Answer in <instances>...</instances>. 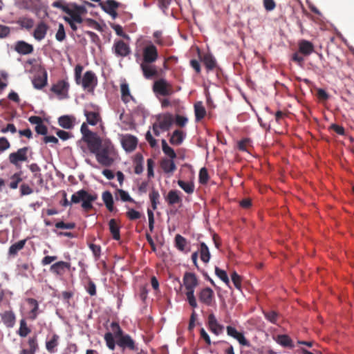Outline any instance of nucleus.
I'll list each match as a JSON object with an SVG mask.
<instances>
[{"label": "nucleus", "mask_w": 354, "mask_h": 354, "mask_svg": "<svg viewBox=\"0 0 354 354\" xmlns=\"http://www.w3.org/2000/svg\"><path fill=\"white\" fill-rule=\"evenodd\" d=\"M93 153L95 154L98 163L102 166L109 167L114 162L115 148L109 140H103L102 145Z\"/></svg>", "instance_id": "f257e3e1"}, {"label": "nucleus", "mask_w": 354, "mask_h": 354, "mask_svg": "<svg viewBox=\"0 0 354 354\" xmlns=\"http://www.w3.org/2000/svg\"><path fill=\"white\" fill-rule=\"evenodd\" d=\"M184 286L187 290L186 296L189 304L194 308L198 306L194 296L195 288L198 286V280L196 275L191 272H186L183 277Z\"/></svg>", "instance_id": "f03ea898"}, {"label": "nucleus", "mask_w": 354, "mask_h": 354, "mask_svg": "<svg viewBox=\"0 0 354 354\" xmlns=\"http://www.w3.org/2000/svg\"><path fill=\"white\" fill-rule=\"evenodd\" d=\"M97 198L96 194H90L85 189H80L74 193L71 196L72 204H77L82 202V207L84 210H89L93 208L92 203Z\"/></svg>", "instance_id": "7ed1b4c3"}, {"label": "nucleus", "mask_w": 354, "mask_h": 354, "mask_svg": "<svg viewBox=\"0 0 354 354\" xmlns=\"http://www.w3.org/2000/svg\"><path fill=\"white\" fill-rule=\"evenodd\" d=\"M137 62L141 59L142 62H155L158 58V53L156 46L149 42L147 44L142 48V59L138 53H136Z\"/></svg>", "instance_id": "20e7f679"}, {"label": "nucleus", "mask_w": 354, "mask_h": 354, "mask_svg": "<svg viewBox=\"0 0 354 354\" xmlns=\"http://www.w3.org/2000/svg\"><path fill=\"white\" fill-rule=\"evenodd\" d=\"M82 142L86 143L88 149L91 153L95 152V150L103 143V140H101L100 136L96 133H94L93 134L88 136H85L84 138H82L77 142V145L80 147L83 152H86V148L83 146H81V143Z\"/></svg>", "instance_id": "39448f33"}, {"label": "nucleus", "mask_w": 354, "mask_h": 354, "mask_svg": "<svg viewBox=\"0 0 354 354\" xmlns=\"http://www.w3.org/2000/svg\"><path fill=\"white\" fill-rule=\"evenodd\" d=\"M153 90L157 95L167 96L174 93L171 84L163 78H160L153 83Z\"/></svg>", "instance_id": "423d86ee"}, {"label": "nucleus", "mask_w": 354, "mask_h": 354, "mask_svg": "<svg viewBox=\"0 0 354 354\" xmlns=\"http://www.w3.org/2000/svg\"><path fill=\"white\" fill-rule=\"evenodd\" d=\"M28 149L29 148L28 147H24L19 149L16 152L10 153L8 157L10 162L17 168H20V162L28 161L27 152Z\"/></svg>", "instance_id": "0eeeda50"}, {"label": "nucleus", "mask_w": 354, "mask_h": 354, "mask_svg": "<svg viewBox=\"0 0 354 354\" xmlns=\"http://www.w3.org/2000/svg\"><path fill=\"white\" fill-rule=\"evenodd\" d=\"M97 84V77L91 71H86L80 81V84L83 88L88 91H93Z\"/></svg>", "instance_id": "6e6552de"}, {"label": "nucleus", "mask_w": 354, "mask_h": 354, "mask_svg": "<svg viewBox=\"0 0 354 354\" xmlns=\"http://www.w3.org/2000/svg\"><path fill=\"white\" fill-rule=\"evenodd\" d=\"M112 52L116 57H125L131 53V48L129 44L122 40H115Z\"/></svg>", "instance_id": "1a4fd4ad"}, {"label": "nucleus", "mask_w": 354, "mask_h": 354, "mask_svg": "<svg viewBox=\"0 0 354 354\" xmlns=\"http://www.w3.org/2000/svg\"><path fill=\"white\" fill-rule=\"evenodd\" d=\"M52 7L62 10L64 12L68 15L67 16L68 18H70L76 24H82L83 22V18L82 17V15L73 12L69 9L68 5L63 4V3L60 1H55L52 3Z\"/></svg>", "instance_id": "9d476101"}, {"label": "nucleus", "mask_w": 354, "mask_h": 354, "mask_svg": "<svg viewBox=\"0 0 354 354\" xmlns=\"http://www.w3.org/2000/svg\"><path fill=\"white\" fill-rule=\"evenodd\" d=\"M58 124L65 129H73L79 122L73 115H64L58 118Z\"/></svg>", "instance_id": "9b49d317"}, {"label": "nucleus", "mask_w": 354, "mask_h": 354, "mask_svg": "<svg viewBox=\"0 0 354 354\" xmlns=\"http://www.w3.org/2000/svg\"><path fill=\"white\" fill-rule=\"evenodd\" d=\"M117 344L122 349L129 348V350L135 351L138 350V347L136 346L134 340L127 334L119 337L117 341Z\"/></svg>", "instance_id": "f8f14e48"}, {"label": "nucleus", "mask_w": 354, "mask_h": 354, "mask_svg": "<svg viewBox=\"0 0 354 354\" xmlns=\"http://www.w3.org/2000/svg\"><path fill=\"white\" fill-rule=\"evenodd\" d=\"M121 144L123 149L127 152L133 151L137 147L138 139L136 136L126 134L121 139Z\"/></svg>", "instance_id": "ddd939ff"}, {"label": "nucleus", "mask_w": 354, "mask_h": 354, "mask_svg": "<svg viewBox=\"0 0 354 354\" xmlns=\"http://www.w3.org/2000/svg\"><path fill=\"white\" fill-rule=\"evenodd\" d=\"M207 324L209 330L214 335H219L223 332L224 326L218 322L213 313L209 315Z\"/></svg>", "instance_id": "4468645a"}, {"label": "nucleus", "mask_w": 354, "mask_h": 354, "mask_svg": "<svg viewBox=\"0 0 354 354\" xmlns=\"http://www.w3.org/2000/svg\"><path fill=\"white\" fill-rule=\"evenodd\" d=\"M48 30V26L44 21H40L37 24L32 36L35 40L40 41L46 37Z\"/></svg>", "instance_id": "2eb2a0df"}, {"label": "nucleus", "mask_w": 354, "mask_h": 354, "mask_svg": "<svg viewBox=\"0 0 354 354\" xmlns=\"http://www.w3.org/2000/svg\"><path fill=\"white\" fill-rule=\"evenodd\" d=\"M154 62H140V68L142 71L143 75L146 79H151L155 76L157 73V68L153 64Z\"/></svg>", "instance_id": "dca6fc26"}, {"label": "nucleus", "mask_w": 354, "mask_h": 354, "mask_svg": "<svg viewBox=\"0 0 354 354\" xmlns=\"http://www.w3.org/2000/svg\"><path fill=\"white\" fill-rule=\"evenodd\" d=\"M173 122L174 120L172 115L170 113H166L158 118L157 124L160 127V130L162 131H167L171 128Z\"/></svg>", "instance_id": "f3484780"}, {"label": "nucleus", "mask_w": 354, "mask_h": 354, "mask_svg": "<svg viewBox=\"0 0 354 354\" xmlns=\"http://www.w3.org/2000/svg\"><path fill=\"white\" fill-rule=\"evenodd\" d=\"M71 268L70 263L60 261L53 263L50 268V271L56 275L61 276L64 274L66 270H71Z\"/></svg>", "instance_id": "a211bd4d"}, {"label": "nucleus", "mask_w": 354, "mask_h": 354, "mask_svg": "<svg viewBox=\"0 0 354 354\" xmlns=\"http://www.w3.org/2000/svg\"><path fill=\"white\" fill-rule=\"evenodd\" d=\"M198 298L201 302L210 306L214 298V291L210 288H203L198 294Z\"/></svg>", "instance_id": "6ab92c4d"}, {"label": "nucleus", "mask_w": 354, "mask_h": 354, "mask_svg": "<svg viewBox=\"0 0 354 354\" xmlns=\"http://www.w3.org/2000/svg\"><path fill=\"white\" fill-rule=\"evenodd\" d=\"M227 333L229 336L236 339L239 343L243 346H248L249 342L244 337L243 334L239 333L234 327L228 326L226 328Z\"/></svg>", "instance_id": "aec40b11"}, {"label": "nucleus", "mask_w": 354, "mask_h": 354, "mask_svg": "<svg viewBox=\"0 0 354 354\" xmlns=\"http://www.w3.org/2000/svg\"><path fill=\"white\" fill-rule=\"evenodd\" d=\"M2 322L7 328H12L15 324L16 317L12 310H6L0 313Z\"/></svg>", "instance_id": "412c9836"}, {"label": "nucleus", "mask_w": 354, "mask_h": 354, "mask_svg": "<svg viewBox=\"0 0 354 354\" xmlns=\"http://www.w3.org/2000/svg\"><path fill=\"white\" fill-rule=\"evenodd\" d=\"M15 50L20 55H28L33 52L34 48L32 45L21 40L16 42Z\"/></svg>", "instance_id": "4be33fe9"}, {"label": "nucleus", "mask_w": 354, "mask_h": 354, "mask_svg": "<svg viewBox=\"0 0 354 354\" xmlns=\"http://www.w3.org/2000/svg\"><path fill=\"white\" fill-rule=\"evenodd\" d=\"M68 87L69 85L68 82L64 80H61L52 86L51 91L61 97H63L66 95Z\"/></svg>", "instance_id": "5701e85b"}, {"label": "nucleus", "mask_w": 354, "mask_h": 354, "mask_svg": "<svg viewBox=\"0 0 354 354\" xmlns=\"http://www.w3.org/2000/svg\"><path fill=\"white\" fill-rule=\"evenodd\" d=\"M119 6V3L115 0H107L105 5L102 6V10L115 19L118 14L115 9Z\"/></svg>", "instance_id": "b1692460"}, {"label": "nucleus", "mask_w": 354, "mask_h": 354, "mask_svg": "<svg viewBox=\"0 0 354 354\" xmlns=\"http://www.w3.org/2000/svg\"><path fill=\"white\" fill-rule=\"evenodd\" d=\"M32 82L36 89H41L47 84V72L44 70L41 74L37 75Z\"/></svg>", "instance_id": "393cba45"}, {"label": "nucleus", "mask_w": 354, "mask_h": 354, "mask_svg": "<svg viewBox=\"0 0 354 354\" xmlns=\"http://www.w3.org/2000/svg\"><path fill=\"white\" fill-rule=\"evenodd\" d=\"M299 51L304 55L308 56L314 51V46L310 41L303 39L299 43Z\"/></svg>", "instance_id": "a878e982"}, {"label": "nucleus", "mask_w": 354, "mask_h": 354, "mask_svg": "<svg viewBox=\"0 0 354 354\" xmlns=\"http://www.w3.org/2000/svg\"><path fill=\"white\" fill-rule=\"evenodd\" d=\"M160 167L166 174H172L176 169L174 160L167 158L162 159Z\"/></svg>", "instance_id": "bb28decb"}, {"label": "nucleus", "mask_w": 354, "mask_h": 354, "mask_svg": "<svg viewBox=\"0 0 354 354\" xmlns=\"http://www.w3.org/2000/svg\"><path fill=\"white\" fill-rule=\"evenodd\" d=\"M180 192L178 190H171L169 192L165 200L169 205H174L175 204L181 202V198L180 196Z\"/></svg>", "instance_id": "cd10ccee"}, {"label": "nucleus", "mask_w": 354, "mask_h": 354, "mask_svg": "<svg viewBox=\"0 0 354 354\" xmlns=\"http://www.w3.org/2000/svg\"><path fill=\"white\" fill-rule=\"evenodd\" d=\"M84 115L86 118V121L90 125H96L100 120V115L99 113L95 111H84Z\"/></svg>", "instance_id": "c85d7f7f"}, {"label": "nucleus", "mask_w": 354, "mask_h": 354, "mask_svg": "<svg viewBox=\"0 0 354 354\" xmlns=\"http://www.w3.org/2000/svg\"><path fill=\"white\" fill-rule=\"evenodd\" d=\"M185 135L183 133V131L179 130H175L169 140L171 144L174 145H180L184 140Z\"/></svg>", "instance_id": "c756f323"}, {"label": "nucleus", "mask_w": 354, "mask_h": 354, "mask_svg": "<svg viewBox=\"0 0 354 354\" xmlns=\"http://www.w3.org/2000/svg\"><path fill=\"white\" fill-rule=\"evenodd\" d=\"M194 113H195L196 121H200L205 117V115L206 114V111H205V107L203 105L202 102H197L194 104Z\"/></svg>", "instance_id": "7c9ffc66"}, {"label": "nucleus", "mask_w": 354, "mask_h": 354, "mask_svg": "<svg viewBox=\"0 0 354 354\" xmlns=\"http://www.w3.org/2000/svg\"><path fill=\"white\" fill-rule=\"evenodd\" d=\"M135 167H134V172L136 174H140L143 172L144 170V158L142 154L137 153L135 156L134 160Z\"/></svg>", "instance_id": "2f4dec72"}, {"label": "nucleus", "mask_w": 354, "mask_h": 354, "mask_svg": "<svg viewBox=\"0 0 354 354\" xmlns=\"http://www.w3.org/2000/svg\"><path fill=\"white\" fill-rule=\"evenodd\" d=\"M27 301L28 304L31 305L32 306L30 312V318L32 320H35L37 315H39V304L37 301L33 298H28L27 299Z\"/></svg>", "instance_id": "473e14b6"}, {"label": "nucleus", "mask_w": 354, "mask_h": 354, "mask_svg": "<svg viewBox=\"0 0 354 354\" xmlns=\"http://www.w3.org/2000/svg\"><path fill=\"white\" fill-rule=\"evenodd\" d=\"M17 23L21 28L30 30L34 26L35 21L32 18L23 17H20Z\"/></svg>", "instance_id": "72a5a7b5"}, {"label": "nucleus", "mask_w": 354, "mask_h": 354, "mask_svg": "<svg viewBox=\"0 0 354 354\" xmlns=\"http://www.w3.org/2000/svg\"><path fill=\"white\" fill-rule=\"evenodd\" d=\"M102 200L106 207V208L110 211L113 212V198L111 193L109 191H105L102 193Z\"/></svg>", "instance_id": "f704fd0d"}, {"label": "nucleus", "mask_w": 354, "mask_h": 354, "mask_svg": "<svg viewBox=\"0 0 354 354\" xmlns=\"http://www.w3.org/2000/svg\"><path fill=\"white\" fill-rule=\"evenodd\" d=\"M109 227L113 239L119 240L120 239V227L115 219L112 218L109 221Z\"/></svg>", "instance_id": "c9c22d12"}, {"label": "nucleus", "mask_w": 354, "mask_h": 354, "mask_svg": "<svg viewBox=\"0 0 354 354\" xmlns=\"http://www.w3.org/2000/svg\"><path fill=\"white\" fill-rule=\"evenodd\" d=\"M69 6V9L74 13L83 15L87 13V9L85 6H80L75 3H63Z\"/></svg>", "instance_id": "e433bc0d"}, {"label": "nucleus", "mask_w": 354, "mask_h": 354, "mask_svg": "<svg viewBox=\"0 0 354 354\" xmlns=\"http://www.w3.org/2000/svg\"><path fill=\"white\" fill-rule=\"evenodd\" d=\"M26 239L20 240L19 241L12 244L8 250V254L10 256H15L18 252L22 250L26 244Z\"/></svg>", "instance_id": "4c0bfd02"}, {"label": "nucleus", "mask_w": 354, "mask_h": 354, "mask_svg": "<svg viewBox=\"0 0 354 354\" xmlns=\"http://www.w3.org/2000/svg\"><path fill=\"white\" fill-rule=\"evenodd\" d=\"M120 91L122 100L124 102L127 103L133 97L131 95L129 84L126 82L122 83L120 86Z\"/></svg>", "instance_id": "58836bf2"}, {"label": "nucleus", "mask_w": 354, "mask_h": 354, "mask_svg": "<svg viewBox=\"0 0 354 354\" xmlns=\"http://www.w3.org/2000/svg\"><path fill=\"white\" fill-rule=\"evenodd\" d=\"M200 245L201 259L204 263H208L211 257L209 248L204 242L201 243Z\"/></svg>", "instance_id": "ea45409f"}, {"label": "nucleus", "mask_w": 354, "mask_h": 354, "mask_svg": "<svg viewBox=\"0 0 354 354\" xmlns=\"http://www.w3.org/2000/svg\"><path fill=\"white\" fill-rule=\"evenodd\" d=\"M203 62L207 70H212L216 66V59L212 54L204 55Z\"/></svg>", "instance_id": "a19ab883"}, {"label": "nucleus", "mask_w": 354, "mask_h": 354, "mask_svg": "<svg viewBox=\"0 0 354 354\" xmlns=\"http://www.w3.org/2000/svg\"><path fill=\"white\" fill-rule=\"evenodd\" d=\"M59 336L54 334L52 338L46 342V348L50 353H55V348L58 345Z\"/></svg>", "instance_id": "79ce46f5"}, {"label": "nucleus", "mask_w": 354, "mask_h": 354, "mask_svg": "<svg viewBox=\"0 0 354 354\" xmlns=\"http://www.w3.org/2000/svg\"><path fill=\"white\" fill-rule=\"evenodd\" d=\"M160 194L158 191L152 188L150 194H149V199L151 203V207L153 210H156L157 209L158 204L159 203Z\"/></svg>", "instance_id": "37998d69"}, {"label": "nucleus", "mask_w": 354, "mask_h": 354, "mask_svg": "<svg viewBox=\"0 0 354 354\" xmlns=\"http://www.w3.org/2000/svg\"><path fill=\"white\" fill-rule=\"evenodd\" d=\"M21 174L22 172L19 171L11 176L10 179L12 181L9 185L10 189H16L18 187L19 183L22 181Z\"/></svg>", "instance_id": "c03bdc74"}, {"label": "nucleus", "mask_w": 354, "mask_h": 354, "mask_svg": "<svg viewBox=\"0 0 354 354\" xmlns=\"http://www.w3.org/2000/svg\"><path fill=\"white\" fill-rule=\"evenodd\" d=\"M178 185L187 194H192L194 191V185L192 182H185L182 180H178Z\"/></svg>", "instance_id": "a18cd8bd"}, {"label": "nucleus", "mask_w": 354, "mask_h": 354, "mask_svg": "<svg viewBox=\"0 0 354 354\" xmlns=\"http://www.w3.org/2000/svg\"><path fill=\"white\" fill-rule=\"evenodd\" d=\"M187 245V240L180 234H176L175 236V246L176 248L183 252L185 250Z\"/></svg>", "instance_id": "49530a36"}, {"label": "nucleus", "mask_w": 354, "mask_h": 354, "mask_svg": "<svg viewBox=\"0 0 354 354\" xmlns=\"http://www.w3.org/2000/svg\"><path fill=\"white\" fill-rule=\"evenodd\" d=\"M277 342L286 347H292L291 339L286 335H279L277 337Z\"/></svg>", "instance_id": "de8ad7c7"}, {"label": "nucleus", "mask_w": 354, "mask_h": 354, "mask_svg": "<svg viewBox=\"0 0 354 354\" xmlns=\"http://www.w3.org/2000/svg\"><path fill=\"white\" fill-rule=\"evenodd\" d=\"M215 274L227 286H230L229 277L227 274V272L224 270H221L218 267H215Z\"/></svg>", "instance_id": "09e8293b"}, {"label": "nucleus", "mask_w": 354, "mask_h": 354, "mask_svg": "<svg viewBox=\"0 0 354 354\" xmlns=\"http://www.w3.org/2000/svg\"><path fill=\"white\" fill-rule=\"evenodd\" d=\"M30 332V328L27 326L26 322L24 319H21L20 321V326L18 331V334L20 337H26Z\"/></svg>", "instance_id": "8fccbe9b"}, {"label": "nucleus", "mask_w": 354, "mask_h": 354, "mask_svg": "<svg viewBox=\"0 0 354 354\" xmlns=\"http://www.w3.org/2000/svg\"><path fill=\"white\" fill-rule=\"evenodd\" d=\"M116 198H120L123 202H134V200L130 196L129 193L123 189H118L116 193Z\"/></svg>", "instance_id": "3c124183"}, {"label": "nucleus", "mask_w": 354, "mask_h": 354, "mask_svg": "<svg viewBox=\"0 0 354 354\" xmlns=\"http://www.w3.org/2000/svg\"><path fill=\"white\" fill-rule=\"evenodd\" d=\"M104 340L107 347L110 350L113 351L115 348V342L113 334L110 332L106 333L104 335Z\"/></svg>", "instance_id": "603ef678"}, {"label": "nucleus", "mask_w": 354, "mask_h": 354, "mask_svg": "<svg viewBox=\"0 0 354 354\" xmlns=\"http://www.w3.org/2000/svg\"><path fill=\"white\" fill-rule=\"evenodd\" d=\"M55 38L58 41H63L66 39L64 26L61 23L58 25V30L55 34Z\"/></svg>", "instance_id": "864d4df0"}, {"label": "nucleus", "mask_w": 354, "mask_h": 354, "mask_svg": "<svg viewBox=\"0 0 354 354\" xmlns=\"http://www.w3.org/2000/svg\"><path fill=\"white\" fill-rule=\"evenodd\" d=\"M266 319H268L269 322H270L272 324H276L278 314L274 311H268L263 313Z\"/></svg>", "instance_id": "5fc2aeb1"}, {"label": "nucleus", "mask_w": 354, "mask_h": 354, "mask_svg": "<svg viewBox=\"0 0 354 354\" xmlns=\"http://www.w3.org/2000/svg\"><path fill=\"white\" fill-rule=\"evenodd\" d=\"M111 27L112 29H113L115 30V33L118 35L121 36L126 39L129 38V37L124 32L122 27L120 25L113 24H111Z\"/></svg>", "instance_id": "6e6d98bb"}, {"label": "nucleus", "mask_w": 354, "mask_h": 354, "mask_svg": "<svg viewBox=\"0 0 354 354\" xmlns=\"http://www.w3.org/2000/svg\"><path fill=\"white\" fill-rule=\"evenodd\" d=\"M83 66L78 64L75 67V80L77 84H80Z\"/></svg>", "instance_id": "4d7b16f0"}, {"label": "nucleus", "mask_w": 354, "mask_h": 354, "mask_svg": "<svg viewBox=\"0 0 354 354\" xmlns=\"http://www.w3.org/2000/svg\"><path fill=\"white\" fill-rule=\"evenodd\" d=\"M155 166V162L153 159L149 158L147 160V176L149 178L154 176L153 168Z\"/></svg>", "instance_id": "13d9d810"}, {"label": "nucleus", "mask_w": 354, "mask_h": 354, "mask_svg": "<svg viewBox=\"0 0 354 354\" xmlns=\"http://www.w3.org/2000/svg\"><path fill=\"white\" fill-rule=\"evenodd\" d=\"M55 227L58 229H68L71 230L75 227V223H65L63 221L57 222L55 223Z\"/></svg>", "instance_id": "bf43d9fd"}, {"label": "nucleus", "mask_w": 354, "mask_h": 354, "mask_svg": "<svg viewBox=\"0 0 354 354\" xmlns=\"http://www.w3.org/2000/svg\"><path fill=\"white\" fill-rule=\"evenodd\" d=\"M86 290L91 296H94L96 295V286L95 283L91 279H89L88 281V284L86 286Z\"/></svg>", "instance_id": "052dcab7"}, {"label": "nucleus", "mask_w": 354, "mask_h": 354, "mask_svg": "<svg viewBox=\"0 0 354 354\" xmlns=\"http://www.w3.org/2000/svg\"><path fill=\"white\" fill-rule=\"evenodd\" d=\"M208 177L207 170L205 167L201 168L199 171V182L201 184H205L208 180Z\"/></svg>", "instance_id": "680f3d73"}, {"label": "nucleus", "mask_w": 354, "mask_h": 354, "mask_svg": "<svg viewBox=\"0 0 354 354\" xmlns=\"http://www.w3.org/2000/svg\"><path fill=\"white\" fill-rule=\"evenodd\" d=\"M20 192L21 196L30 195L33 192V189L28 185L23 183L20 186Z\"/></svg>", "instance_id": "e2e57ef3"}, {"label": "nucleus", "mask_w": 354, "mask_h": 354, "mask_svg": "<svg viewBox=\"0 0 354 354\" xmlns=\"http://www.w3.org/2000/svg\"><path fill=\"white\" fill-rule=\"evenodd\" d=\"M127 216L130 220H136L140 218V213L134 209L129 208Z\"/></svg>", "instance_id": "0e129e2a"}, {"label": "nucleus", "mask_w": 354, "mask_h": 354, "mask_svg": "<svg viewBox=\"0 0 354 354\" xmlns=\"http://www.w3.org/2000/svg\"><path fill=\"white\" fill-rule=\"evenodd\" d=\"M28 345L30 347V349L28 351H32V353L35 354V351L38 348L37 337H30L28 339Z\"/></svg>", "instance_id": "69168bd1"}, {"label": "nucleus", "mask_w": 354, "mask_h": 354, "mask_svg": "<svg viewBox=\"0 0 354 354\" xmlns=\"http://www.w3.org/2000/svg\"><path fill=\"white\" fill-rule=\"evenodd\" d=\"M232 281L234 285V286L237 289H241V277L236 272H234L231 275Z\"/></svg>", "instance_id": "338daca9"}, {"label": "nucleus", "mask_w": 354, "mask_h": 354, "mask_svg": "<svg viewBox=\"0 0 354 354\" xmlns=\"http://www.w3.org/2000/svg\"><path fill=\"white\" fill-rule=\"evenodd\" d=\"M56 134L62 140H67L72 137V134L71 133L61 129L57 130Z\"/></svg>", "instance_id": "774afa93"}]
</instances>
